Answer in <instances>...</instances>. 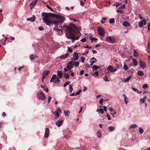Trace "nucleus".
<instances>
[{"label":"nucleus","instance_id":"37","mask_svg":"<svg viewBox=\"0 0 150 150\" xmlns=\"http://www.w3.org/2000/svg\"><path fill=\"white\" fill-rule=\"evenodd\" d=\"M57 76L55 74H54L53 75V76H52V79L53 80H54L55 79H56V77Z\"/></svg>","mask_w":150,"mask_h":150},{"label":"nucleus","instance_id":"40","mask_svg":"<svg viewBox=\"0 0 150 150\" xmlns=\"http://www.w3.org/2000/svg\"><path fill=\"white\" fill-rule=\"evenodd\" d=\"M99 75V73L98 71H96L93 74V75L94 76H98Z\"/></svg>","mask_w":150,"mask_h":150},{"label":"nucleus","instance_id":"46","mask_svg":"<svg viewBox=\"0 0 150 150\" xmlns=\"http://www.w3.org/2000/svg\"><path fill=\"white\" fill-rule=\"evenodd\" d=\"M99 111L101 114H103L104 112V111L103 109L101 108L99 109Z\"/></svg>","mask_w":150,"mask_h":150},{"label":"nucleus","instance_id":"27","mask_svg":"<svg viewBox=\"0 0 150 150\" xmlns=\"http://www.w3.org/2000/svg\"><path fill=\"white\" fill-rule=\"evenodd\" d=\"M49 135V132H45V133L44 135V137L45 138H47Z\"/></svg>","mask_w":150,"mask_h":150},{"label":"nucleus","instance_id":"45","mask_svg":"<svg viewBox=\"0 0 150 150\" xmlns=\"http://www.w3.org/2000/svg\"><path fill=\"white\" fill-rule=\"evenodd\" d=\"M147 26H148V30L149 31H150V23H148L147 24Z\"/></svg>","mask_w":150,"mask_h":150},{"label":"nucleus","instance_id":"49","mask_svg":"<svg viewBox=\"0 0 150 150\" xmlns=\"http://www.w3.org/2000/svg\"><path fill=\"white\" fill-rule=\"evenodd\" d=\"M104 80L106 82L109 81L108 80L107 77L105 76L103 78Z\"/></svg>","mask_w":150,"mask_h":150},{"label":"nucleus","instance_id":"55","mask_svg":"<svg viewBox=\"0 0 150 150\" xmlns=\"http://www.w3.org/2000/svg\"><path fill=\"white\" fill-rule=\"evenodd\" d=\"M84 48H88L89 49H91L92 48L91 47H90L88 45H87V46H84Z\"/></svg>","mask_w":150,"mask_h":150},{"label":"nucleus","instance_id":"33","mask_svg":"<svg viewBox=\"0 0 150 150\" xmlns=\"http://www.w3.org/2000/svg\"><path fill=\"white\" fill-rule=\"evenodd\" d=\"M97 134L98 138H100L102 136V134L101 132H97Z\"/></svg>","mask_w":150,"mask_h":150},{"label":"nucleus","instance_id":"57","mask_svg":"<svg viewBox=\"0 0 150 150\" xmlns=\"http://www.w3.org/2000/svg\"><path fill=\"white\" fill-rule=\"evenodd\" d=\"M81 62L82 63H84L85 61V58L83 56L81 57Z\"/></svg>","mask_w":150,"mask_h":150},{"label":"nucleus","instance_id":"25","mask_svg":"<svg viewBox=\"0 0 150 150\" xmlns=\"http://www.w3.org/2000/svg\"><path fill=\"white\" fill-rule=\"evenodd\" d=\"M64 77L66 79H69V76L68 74L65 73L64 74Z\"/></svg>","mask_w":150,"mask_h":150},{"label":"nucleus","instance_id":"51","mask_svg":"<svg viewBox=\"0 0 150 150\" xmlns=\"http://www.w3.org/2000/svg\"><path fill=\"white\" fill-rule=\"evenodd\" d=\"M81 90H79L76 93L75 95H79L80 94V93L81 92Z\"/></svg>","mask_w":150,"mask_h":150},{"label":"nucleus","instance_id":"54","mask_svg":"<svg viewBox=\"0 0 150 150\" xmlns=\"http://www.w3.org/2000/svg\"><path fill=\"white\" fill-rule=\"evenodd\" d=\"M56 111L58 112V113L59 114L60 112H62L61 110L60 109V108H59Z\"/></svg>","mask_w":150,"mask_h":150},{"label":"nucleus","instance_id":"59","mask_svg":"<svg viewBox=\"0 0 150 150\" xmlns=\"http://www.w3.org/2000/svg\"><path fill=\"white\" fill-rule=\"evenodd\" d=\"M81 41L82 42H84L86 41V39L85 38H84L82 39L81 40Z\"/></svg>","mask_w":150,"mask_h":150},{"label":"nucleus","instance_id":"34","mask_svg":"<svg viewBox=\"0 0 150 150\" xmlns=\"http://www.w3.org/2000/svg\"><path fill=\"white\" fill-rule=\"evenodd\" d=\"M70 83V81L66 82L63 85L64 87H65L67 85H69Z\"/></svg>","mask_w":150,"mask_h":150},{"label":"nucleus","instance_id":"39","mask_svg":"<svg viewBox=\"0 0 150 150\" xmlns=\"http://www.w3.org/2000/svg\"><path fill=\"white\" fill-rule=\"evenodd\" d=\"M142 87L144 89H146V88H148V85L146 84H145Z\"/></svg>","mask_w":150,"mask_h":150},{"label":"nucleus","instance_id":"5","mask_svg":"<svg viewBox=\"0 0 150 150\" xmlns=\"http://www.w3.org/2000/svg\"><path fill=\"white\" fill-rule=\"evenodd\" d=\"M98 30L100 35L103 36L105 33V31L103 27H98Z\"/></svg>","mask_w":150,"mask_h":150},{"label":"nucleus","instance_id":"9","mask_svg":"<svg viewBox=\"0 0 150 150\" xmlns=\"http://www.w3.org/2000/svg\"><path fill=\"white\" fill-rule=\"evenodd\" d=\"M139 64L140 67L143 69L145 68L146 66V63L144 62H143L141 60H139Z\"/></svg>","mask_w":150,"mask_h":150},{"label":"nucleus","instance_id":"32","mask_svg":"<svg viewBox=\"0 0 150 150\" xmlns=\"http://www.w3.org/2000/svg\"><path fill=\"white\" fill-rule=\"evenodd\" d=\"M115 129V128L113 127L110 126L109 127V130L111 131H113Z\"/></svg>","mask_w":150,"mask_h":150},{"label":"nucleus","instance_id":"14","mask_svg":"<svg viewBox=\"0 0 150 150\" xmlns=\"http://www.w3.org/2000/svg\"><path fill=\"white\" fill-rule=\"evenodd\" d=\"M123 26L125 27H127L130 26V24L127 22L125 21L122 24Z\"/></svg>","mask_w":150,"mask_h":150},{"label":"nucleus","instance_id":"36","mask_svg":"<svg viewBox=\"0 0 150 150\" xmlns=\"http://www.w3.org/2000/svg\"><path fill=\"white\" fill-rule=\"evenodd\" d=\"M123 68L125 70H127L128 69V68L127 66L125 64H124Z\"/></svg>","mask_w":150,"mask_h":150},{"label":"nucleus","instance_id":"63","mask_svg":"<svg viewBox=\"0 0 150 150\" xmlns=\"http://www.w3.org/2000/svg\"><path fill=\"white\" fill-rule=\"evenodd\" d=\"M80 5L81 6H83L84 5V3L82 1H80Z\"/></svg>","mask_w":150,"mask_h":150},{"label":"nucleus","instance_id":"56","mask_svg":"<svg viewBox=\"0 0 150 150\" xmlns=\"http://www.w3.org/2000/svg\"><path fill=\"white\" fill-rule=\"evenodd\" d=\"M38 29L40 30H44L42 26H40L38 28Z\"/></svg>","mask_w":150,"mask_h":150},{"label":"nucleus","instance_id":"43","mask_svg":"<svg viewBox=\"0 0 150 150\" xmlns=\"http://www.w3.org/2000/svg\"><path fill=\"white\" fill-rule=\"evenodd\" d=\"M79 64V63L78 62H75V63H74V65H75L76 67H78Z\"/></svg>","mask_w":150,"mask_h":150},{"label":"nucleus","instance_id":"19","mask_svg":"<svg viewBox=\"0 0 150 150\" xmlns=\"http://www.w3.org/2000/svg\"><path fill=\"white\" fill-rule=\"evenodd\" d=\"M132 60L133 61V65L134 66H137L138 64V62L135 59L133 58Z\"/></svg>","mask_w":150,"mask_h":150},{"label":"nucleus","instance_id":"13","mask_svg":"<svg viewBox=\"0 0 150 150\" xmlns=\"http://www.w3.org/2000/svg\"><path fill=\"white\" fill-rule=\"evenodd\" d=\"M131 77L132 76L131 75L129 76L128 77H127V78H123V79H122V80L124 82H128L131 79Z\"/></svg>","mask_w":150,"mask_h":150},{"label":"nucleus","instance_id":"7","mask_svg":"<svg viewBox=\"0 0 150 150\" xmlns=\"http://www.w3.org/2000/svg\"><path fill=\"white\" fill-rule=\"evenodd\" d=\"M74 63L72 61H70L67 64V67L69 69L71 70L74 67Z\"/></svg>","mask_w":150,"mask_h":150},{"label":"nucleus","instance_id":"64","mask_svg":"<svg viewBox=\"0 0 150 150\" xmlns=\"http://www.w3.org/2000/svg\"><path fill=\"white\" fill-rule=\"evenodd\" d=\"M47 6L49 9H50L51 11H53V10L52 9V8L51 7H50L48 5H47Z\"/></svg>","mask_w":150,"mask_h":150},{"label":"nucleus","instance_id":"17","mask_svg":"<svg viewBox=\"0 0 150 150\" xmlns=\"http://www.w3.org/2000/svg\"><path fill=\"white\" fill-rule=\"evenodd\" d=\"M35 18L34 15L31 18H29L27 19L28 21H30L31 22H33L35 21Z\"/></svg>","mask_w":150,"mask_h":150},{"label":"nucleus","instance_id":"2","mask_svg":"<svg viewBox=\"0 0 150 150\" xmlns=\"http://www.w3.org/2000/svg\"><path fill=\"white\" fill-rule=\"evenodd\" d=\"M78 27L74 25L73 24L72 27L64 25L63 26H61L60 28H57V31H60L59 34L62 35L63 34V31L65 32L66 37L68 39H72V42L79 39V37L75 36L78 33V30H77Z\"/></svg>","mask_w":150,"mask_h":150},{"label":"nucleus","instance_id":"6","mask_svg":"<svg viewBox=\"0 0 150 150\" xmlns=\"http://www.w3.org/2000/svg\"><path fill=\"white\" fill-rule=\"evenodd\" d=\"M146 24V19L144 18L142 21H140L139 23V26L140 28L142 27L144 25H145Z\"/></svg>","mask_w":150,"mask_h":150},{"label":"nucleus","instance_id":"22","mask_svg":"<svg viewBox=\"0 0 150 150\" xmlns=\"http://www.w3.org/2000/svg\"><path fill=\"white\" fill-rule=\"evenodd\" d=\"M137 74L139 76H142L144 75V73L142 71H139L137 72Z\"/></svg>","mask_w":150,"mask_h":150},{"label":"nucleus","instance_id":"48","mask_svg":"<svg viewBox=\"0 0 150 150\" xmlns=\"http://www.w3.org/2000/svg\"><path fill=\"white\" fill-rule=\"evenodd\" d=\"M68 51L69 52H73V50L72 49H71L70 47H68Z\"/></svg>","mask_w":150,"mask_h":150},{"label":"nucleus","instance_id":"52","mask_svg":"<svg viewBox=\"0 0 150 150\" xmlns=\"http://www.w3.org/2000/svg\"><path fill=\"white\" fill-rule=\"evenodd\" d=\"M88 50H86L85 51V52L83 53H82V54L83 55H86L88 53Z\"/></svg>","mask_w":150,"mask_h":150},{"label":"nucleus","instance_id":"53","mask_svg":"<svg viewBox=\"0 0 150 150\" xmlns=\"http://www.w3.org/2000/svg\"><path fill=\"white\" fill-rule=\"evenodd\" d=\"M103 101V98H101L99 101V103L100 105H102Z\"/></svg>","mask_w":150,"mask_h":150},{"label":"nucleus","instance_id":"29","mask_svg":"<svg viewBox=\"0 0 150 150\" xmlns=\"http://www.w3.org/2000/svg\"><path fill=\"white\" fill-rule=\"evenodd\" d=\"M109 22L110 23H114L115 22L114 19V18H112L110 19L109 20Z\"/></svg>","mask_w":150,"mask_h":150},{"label":"nucleus","instance_id":"47","mask_svg":"<svg viewBox=\"0 0 150 150\" xmlns=\"http://www.w3.org/2000/svg\"><path fill=\"white\" fill-rule=\"evenodd\" d=\"M106 116H107V117L108 118V120H111V117L110 116L109 114H108V113H107Z\"/></svg>","mask_w":150,"mask_h":150},{"label":"nucleus","instance_id":"8","mask_svg":"<svg viewBox=\"0 0 150 150\" xmlns=\"http://www.w3.org/2000/svg\"><path fill=\"white\" fill-rule=\"evenodd\" d=\"M50 73V71H44L42 73V81L43 82V80L45 79L47 75Z\"/></svg>","mask_w":150,"mask_h":150},{"label":"nucleus","instance_id":"23","mask_svg":"<svg viewBox=\"0 0 150 150\" xmlns=\"http://www.w3.org/2000/svg\"><path fill=\"white\" fill-rule=\"evenodd\" d=\"M70 112L68 110H64V113L65 116H68L70 114Z\"/></svg>","mask_w":150,"mask_h":150},{"label":"nucleus","instance_id":"30","mask_svg":"<svg viewBox=\"0 0 150 150\" xmlns=\"http://www.w3.org/2000/svg\"><path fill=\"white\" fill-rule=\"evenodd\" d=\"M73 90V86L72 85H70L69 86V91L71 93Z\"/></svg>","mask_w":150,"mask_h":150},{"label":"nucleus","instance_id":"44","mask_svg":"<svg viewBox=\"0 0 150 150\" xmlns=\"http://www.w3.org/2000/svg\"><path fill=\"white\" fill-rule=\"evenodd\" d=\"M51 112L52 114H54L55 115H56L57 114H59L58 112H56V111H53V110H52L51 111Z\"/></svg>","mask_w":150,"mask_h":150},{"label":"nucleus","instance_id":"26","mask_svg":"<svg viewBox=\"0 0 150 150\" xmlns=\"http://www.w3.org/2000/svg\"><path fill=\"white\" fill-rule=\"evenodd\" d=\"M137 126L135 125H130V126L129 127V129H130L131 128H133L134 129V128H136L137 127Z\"/></svg>","mask_w":150,"mask_h":150},{"label":"nucleus","instance_id":"21","mask_svg":"<svg viewBox=\"0 0 150 150\" xmlns=\"http://www.w3.org/2000/svg\"><path fill=\"white\" fill-rule=\"evenodd\" d=\"M101 66H97L96 65H94L92 67V68L93 69V70H96L99 69Z\"/></svg>","mask_w":150,"mask_h":150},{"label":"nucleus","instance_id":"4","mask_svg":"<svg viewBox=\"0 0 150 150\" xmlns=\"http://www.w3.org/2000/svg\"><path fill=\"white\" fill-rule=\"evenodd\" d=\"M106 41L110 43H115L116 42L115 38L113 36H110L107 37L106 39Z\"/></svg>","mask_w":150,"mask_h":150},{"label":"nucleus","instance_id":"38","mask_svg":"<svg viewBox=\"0 0 150 150\" xmlns=\"http://www.w3.org/2000/svg\"><path fill=\"white\" fill-rule=\"evenodd\" d=\"M116 11L117 12L120 13L121 14H123L124 12V11L121 10H117Z\"/></svg>","mask_w":150,"mask_h":150},{"label":"nucleus","instance_id":"12","mask_svg":"<svg viewBox=\"0 0 150 150\" xmlns=\"http://www.w3.org/2000/svg\"><path fill=\"white\" fill-rule=\"evenodd\" d=\"M63 122V121L62 120H59L57 122H56V125L59 127L62 125Z\"/></svg>","mask_w":150,"mask_h":150},{"label":"nucleus","instance_id":"31","mask_svg":"<svg viewBox=\"0 0 150 150\" xmlns=\"http://www.w3.org/2000/svg\"><path fill=\"white\" fill-rule=\"evenodd\" d=\"M90 39L92 42L93 41H97L98 40L97 38H90Z\"/></svg>","mask_w":150,"mask_h":150},{"label":"nucleus","instance_id":"1","mask_svg":"<svg viewBox=\"0 0 150 150\" xmlns=\"http://www.w3.org/2000/svg\"><path fill=\"white\" fill-rule=\"evenodd\" d=\"M43 17V21L46 24L50 27L52 26L53 25L55 26V28L54 30L57 31V28H60V26L63 23L65 20L64 17L60 15L54 14L45 12H42V14Z\"/></svg>","mask_w":150,"mask_h":150},{"label":"nucleus","instance_id":"61","mask_svg":"<svg viewBox=\"0 0 150 150\" xmlns=\"http://www.w3.org/2000/svg\"><path fill=\"white\" fill-rule=\"evenodd\" d=\"M84 73V70H81V71L80 74L81 75H82Z\"/></svg>","mask_w":150,"mask_h":150},{"label":"nucleus","instance_id":"35","mask_svg":"<svg viewBox=\"0 0 150 150\" xmlns=\"http://www.w3.org/2000/svg\"><path fill=\"white\" fill-rule=\"evenodd\" d=\"M125 4H123L119 8V9H123L125 8Z\"/></svg>","mask_w":150,"mask_h":150},{"label":"nucleus","instance_id":"62","mask_svg":"<svg viewBox=\"0 0 150 150\" xmlns=\"http://www.w3.org/2000/svg\"><path fill=\"white\" fill-rule=\"evenodd\" d=\"M124 101L125 102V103L126 104H127L128 103V99H125Z\"/></svg>","mask_w":150,"mask_h":150},{"label":"nucleus","instance_id":"15","mask_svg":"<svg viewBox=\"0 0 150 150\" xmlns=\"http://www.w3.org/2000/svg\"><path fill=\"white\" fill-rule=\"evenodd\" d=\"M69 55V54L68 53L64 55H63L59 57L61 59H64L67 57Z\"/></svg>","mask_w":150,"mask_h":150},{"label":"nucleus","instance_id":"28","mask_svg":"<svg viewBox=\"0 0 150 150\" xmlns=\"http://www.w3.org/2000/svg\"><path fill=\"white\" fill-rule=\"evenodd\" d=\"M122 4L121 3H119V2H117L115 4H113V6H115L117 8L119 6H120V5H121V4Z\"/></svg>","mask_w":150,"mask_h":150},{"label":"nucleus","instance_id":"42","mask_svg":"<svg viewBox=\"0 0 150 150\" xmlns=\"http://www.w3.org/2000/svg\"><path fill=\"white\" fill-rule=\"evenodd\" d=\"M140 101L141 103L142 102L143 103H145V104L146 105V107L147 104H146V103H145V100H142V98H141L140 99Z\"/></svg>","mask_w":150,"mask_h":150},{"label":"nucleus","instance_id":"41","mask_svg":"<svg viewBox=\"0 0 150 150\" xmlns=\"http://www.w3.org/2000/svg\"><path fill=\"white\" fill-rule=\"evenodd\" d=\"M44 90L46 91V92L47 93L49 91V89L46 86H44Z\"/></svg>","mask_w":150,"mask_h":150},{"label":"nucleus","instance_id":"18","mask_svg":"<svg viewBox=\"0 0 150 150\" xmlns=\"http://www.w3.org/2000/svg\"><path fill=\"white\" fill-rule=\"evenodd\" d=\"M97 61V60L94 57H93L90 59V62L95 63Z\"/></svg>","mask_w":150,"mask_h":150},{"label":"nucleus","instance_id":"10","mask_svg":"<svg viewBox=\"0 0 150 150\" xmlns=\"http://www.w3.org/2000/svg\"><path fill=\"white\" fill-rule=\"evenodd\" d=\"M108 69L109 70V71L112 72L116 71L117 70L116 69L114 68L110 65L108 67Z\"/></svg>","mask_w":150,"mask_h":150},{"label":"nucleus","instance_id":"20","mask_svg":"<svg viewBox=\"0 0 150 150\" xmlns=\"http://www.w3.org/2000/svg\"><path fill=\"white\" fill-rule=\"evenodd\" d=\"M53 82L54 83H59L60 82V80L58 77H57L54 80Z\"/></svg>","mask_w":150,"mask_h":150},{"label":"nucleus","instance_id":"24","mask_svg":"<svg viewBox=\"0 0 150 150\" xmlns=\"http://www.w3.org/2000/svg\"><path fill=\"white\" fill-rule=\"evenodd\" d=\"M36 57V56L32 54L30 56V58L31 60H33Z\"/></svg>","mask_w":150,"mask_h":150},{"label":"nucleus","instance_id":"50","mask_svg":"<svg viewBox=\"0 0 150 150\" xmlns=\"http://www.w3.org/2000/svg\"><path fill=\"white\" fill-rule=\"evenodd\" d=\"M59 114H57L54 117V119H57L59 117Z\"/></svg>","mask_w":150,"mask_h":150},{"label":"nucleus","instance_id":"58","mask_svg":"<svg viewBox=\"0 0 150 150\" xmlns=\"http://www.w3.org/2000/svg\"><path fill=\"white\" fill-rule=\"evenodd\" d=\"M52 99V98L50 96H49L48 97V103H50L51 100Z\"/></svg>","mask_w":150,"mask_h":150},{"label":"nucleus","instance_id":"16","mask_svg":"<svg viewBox=\"0 0 150 150\" xmlns=\"http://www.w3.org/2000/svg\"><path fill=\"white\" fill-rule=\"evenodd\" d=\"M57 76L60 78H61L62 77V73L61 71H58Z\"/></svg>","mask_w":150,"mask_h":150},{"label":"nucleus","instance_id":"60","mask_svg":"<svg viewBox=\"0 0 150 150\" xmlns=\"http://www.w3.org/2000/svg\"><path fill=\"white\" fill-rule=\"evenodd\" d=\"M147 48H150V39H149V41L148 44Z\"/></svg>","mask_w":150,"mask_h":150},{"label":"nucleus","instance_id":"3","mask_svg":"<svg viewBox=\"0 0 150 150\" xmlns=\"http://www.w3.org/2000/svg\"><path fill=\"white\" fill-rule=\"evenodd\" d=\"M37 98L38 99L45 100L46 97L44 93L42 91H40L37 94Z\"/></svg>","mask_w":150,"mask_h":150},{"label":"nucleus","instance_id":"11","mask_svg":"<svg viewBox=\"0 0 150 150\" xmlns=\"http://www.w3.org/2000/svg\"><path fill=\"white\" fill-rule=\"evenodd\" d=\"M74 59L75 60H77L79 59V54L78 53L75 52L73 55Z\"/></svg>","mask_w":150,"mask_h":150}]
</instances>
